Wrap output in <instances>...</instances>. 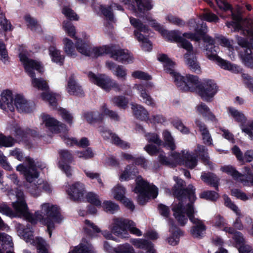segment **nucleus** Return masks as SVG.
<instances>
[{
  "instance_id": "22",
  "label": "nucleus",
  "mask_w": 253,
  "mask_h": 253,
  "mask_svg": "<svg viewBox=\"0 0 253 253\" xmlns=\"http://www.w3.org/2000/svg\"><path fill=\"white\" fill-rule=\"evenodd\" d=\"M124 2L129 9L138 14L151 10L153 6L151 0H124Z\"/></svg>"
},
{
  "instance_id": "38",
  "label": "nucleus",
  "mask_w": 253,
  "mask_h": 253,
  "mask_svg": "<svg viewBox=\"0 0 253 253\" xmlns=\"http://www.w3.org/2000/svg\"><path fill=\"white\" fill-rule=\"evenodd\" d=\"M232 153L236 156L237 159L240 161H245L247 162H250L253 160V151L248 150L243 156L242 153L240 148L235 146L232 149Z\"/></svg>"
},
{
  "instance_id": "45",
  "label": "nucleus",
  "mask_w": 253,
  "mask_h": 253,
  "mask_svg": "<svg viewBox=\"0 0 253 253\" xmlns=\"http://www.w3.org/2000/svg\"><path fill=\"white\" fill-rule=\"evenodd\" d=\"M84 231L90 237L96 236V233L101 232L100 229L91 221L86 219L84 220Z\"/></svg>"
},
{
  "instance_id": "28",
  "label": "nucleus",
  "mask_w": 253,
  "mask_h": 253,
  "mask_svg": "<svg viewBox=\"0 0 253 253\" xmlns=\"http://www.w3.org/2000/svg\"><path fill=\"white\" fill-rule=\"evenodd\" d=\"M168 223L169 226V235L167 238L166 241L171 246H176L179 243L180 237L183 236V233L179 228L174 225L172 220H169Z\"/></svg>"
},
{
  "instance_id": "23",
  "label": "nucleus",
  "mask_w": 253,
  "mask_h": 253,
  "mask_svg": "<svg viewBox=\"0 0 253 253\" xmlns=\"http://www.w3.org/2000/svg\"><path fill=\"white\" fill-rule=\"evenodd\" d=\"M16 93L9 89L2 90L0 94V108L7 112H13V104Z\"/></svg>"
},
{
  "instance_id": "41",
  "label": "nucleus",
  "mask_w": 253,
  "mask_h": 253,
  "mask_svg": "<svg viewBox=\"0 0 253 253\" xmlns=\"http://www.w3.org/2000/svg\"><path fill=\"white\" fill-rule=\"evenodd\" d=\"M220 44L225 47L227 49L226 53L231 59H234L235 57V53L233 48V41H229L226 38L221 37L218 39Z\"/></svg>"
},
{
  "instance_id": "43",
  "label": "nucleus",
  "mask_w": 253,
  "mask_h": 253,
  "mask_svg": "<svg viewBox=\"0 0 253 253\" xmlns=\"http://www.w3.org/2000/svg\"><path fill=\"white\" fill-rule=\"evenodd\" d=\"M185 58L186 64L191 70L196 73L200 72V66L197 62V58L195 55L187 53L185 55Z\"/></svg>"
},
{
  "instance_id": "62",
  "label": "nucleus",
  "mask_w": 253,
  "mask_h": 253,
  "mask_svg": "<svg viewBox=\"0 0 253 253\" xmlns=\"http://www.w3.org/2000/svg\"><path fill=\"white\" fill-rule=\"evenodd\" d=\"M196 112L203 117H206L208 113L211 110L209 107L204 103L201 102L195 107Z\"/></svg>"
},
{
  "instance_id": "40",
  "label": "nucleus",
  "mask_w": 253,
  "mask_h": 253,
  "mask_svg": "<svg viewBox=\"0 0 253 253\" xmlns=\"http://www.w3.org/2000/svg\"><path fill=\"white\" fill-rule=\"evenodd\" d=\"M66 90L70 95H81L83 93L81 87L73 78L69 79Z\"/></svg>"
},
{
  "instance_id": "7",
  "label": "nucleus",
  "mask_w": 253,
  "mask_h": 253,
  "mask_svg": "<svg viewBox=\"0 0 253 253\" xmlns=\"http://www.w3.org/2000/svg\"><path fill=\"white\" fill-rule=\"evenodd\" d=\"M232 20L231 22H227L226 26L231 31L239 32L243 35L248 36L250 38L251 43L248 42L244 39L238 37L237 39L238 44L242 47V50L244 49L253 48V20H244L240 13L232 14Z\"/></svg>"
},
{
  "instance_id": "24",
  "label": "nucleus",
  "mask_w": 253,
  "mask_h": 253,
  "mask_svg": "<svg viewBox=\"0 0 253 253\" xmlns=\"http://www.w3.org/2000/svg\"><path fill=\"white\" fill-rule=\"evenodd\" d=\"M154 87V84L151 82L145 84H135L133 88L138 91L140 96L142 98L144 103L148 106L155 107L156 103L154 99L147 92L146 90L151 89Z\"/></svg>"
},
{
  "instance_id": "35",
  "label": "nucleus",
  "mask_w": 253,
  "mask_h": 253,
  "mask_svg": "<svg viewBox=\"0 0 253 253\" xmlns=\"http://www.w3.org/2000/svg\"><path fill=\"white\" fill-rule=\"evenodd\" d=\"M195 122L201 133L204 143L207 145H212V139L206 126L199 120H196Z\"/></svg>"
},
{
  "instance_id": "50",
  "label": "nucleus",
  "mask_w": 253,
  "mask_h": 253,
  "mask_svg": "<svg viewBox=\"0 0 253 253\" xmlns=\"http://www.w3.org/2000/svg\"><path fill=\"white\" fill-rule=\"evenodd\" d=\"M201 179L208 184L211 185L215 187H217V183L219 179L217 176L213 173H202L201 175Z\"/></svg>"
},
{
  "instance_id": "2",
  "label": "nucleus",
  "mask_w": 253,
  "mask_h": 253,
  "mask_svg": "<svg viewBox=\"0 0 253 253\" xmlns=\"http://www.w3.org/2000/svg\"><path fill=\"white\" fill-rule=\"evenodd\" d=\"M19 58L26 72L31 78V84L33 86L45 91L41 94L42 99L48 102L51 106L56 107L59 95L48 90V86L46 81L42 78H36L35 72H43L44 68L42 64L37 60L30 59L27 52L20 53Z\"/></svg>"
},
{
  "instance_id": "16",
  "label": "nucleus",
  "mask_w": 253,
  "mask_h": 253,
  "mask_svg": "<svg viewBox=\"0 0 253 253\" xmlns=\"http://www.w3.org/2000/svg\"><path fill=\"white\" fill-rule=\"evenodd\" d=\"M88 78L92 83L106 91L113 89L116 91H120L123 89V85L119 84L105 74L95 75L90 72L88 74Z\"/></svg>"
},
{
  "instance_id": "61",
  "label": "nucleus",
  "mask_w": 253,
  "mask_h": 253,
  "mask_svg": "<svg viewBox=\"0 0 253 253\" xmlns=\"http://www.w3.org/2000/svg\"><path fill=\"white\" fill-rule=\"evenodd\" d=\"M63 14L71 20H78L79 19L78 15L69 7L65 6L62 9Z\"/></svg>"
},
{
  "instance_id": "52",
  "label": "nucleus",
  "mask_w": 253,
  "mask_h": 253,
  "mask_svg": "<svg viewBox=\"0 0 253 253\" xmlns=\"http://www.w3.org/2000/svg\"><path fill=\"white\" fill-rule=\"evenodd\" d=\"M130 242L135 247L146 251L153 245L151 242L143 239H133Z\"/></svg>"
},
{
  "instance_id": "63",
  "label": "nucleus",
  "mask_w": 253,
  "mask_h": 253,
  "mask_svg": "<svg viewBox=\"0 0 253 253\" xmlns=\"http://www.w3.org/2000/svg\"><path fill=\"white\" fill-rule=\"evenodd\" d=\"M150 123L154 125L162 124L166 122V118L161 114L153 115L147 119Z\"/></svg>"
},
{
  "instance_id": "51",
  "label": "nucleus",
  "mask_w": 253,
  "mask_h": 253,
  "mask_svg": "<svg viewBox=\"0 0 253 253\" xmlns=\"http://www.w3.org/2000/svg\"><path fill=\"white\" fill-rule=\"evenodd\" d=\"M63 29L68 36L76 40V38H79L76 37V28L71 22L64 21L63 23Z\"/></svg>"
},
{
  "instance_id": "19",
  "label": "nucleus",
  "mask_w": 253,
  "mask_h": 253,
  "mask_svg": "<svg viewBox=\"0 0 253 253\" xmlns=\"http://www.w3.org/2000/svg\"><path fill=\"white\" fill-rule=\"evenodd\" d=\"M218 91L216 84L211 80H204L202 82L198 93L202 99L211 102Z\"/></svg>"
},
{
  "instance_id": "14",
  "label": "nucleus",
  "mask_w": 253,
  "mask_h": 253,
  "mask_svg": "<svg viewBox=\"0 0 253 253\" xmlns=\"http://www.w3.org/2000/svg\"><path fill=\"white\" fill-rule=\"evenodd\" d=\"M129 20L130 24L135 28L133 32L135 39L140 43L144 51H150L152 49V44L148 37L143 35L148 33V28L138 19L130 17Z\"/></svg>"
},
{
  "instance_id": "30",
  "label": "nucleus",
  "mask_w": 253,
  "mask_h": 253,
  "mask_svg": "<svg viewBox=\"0 0 253 253\" xmlns=\"http://www.w3.org/2000/svg\"><path fill=\"white\" fill-rule=\"evenodd\" d=\"M111 57L122 63H131L134 58L131 53L126 49H113L111 52Z\"/></svg>"
},
{
  "instance_id": "11",
  "label": "nucleus",
  "mask_w": 253,
  "mask_h": 253,
  "mask_svg": "<svg viewBox=\"0 0 253 253\" xmlns=\"http://www.w3.org/2000/svg\"><path fill=\"white\" fill-rule=\"evenodd\" d=\"M16 228L19 236L27 243L36 246L39 253H49V245L42 238L39 237L34 238L33 231L30 225H27L26 228L20 224H17Z\"/></svg>"
},
{
  "instance_id": "49",
  "label": "nucleus",
  "mask_w": 253,
  "mask_h": 253,
  "mask_svg": "<svg viewBox=\"0 0 253 253\" xmlns=\"http://www.w3.org/2000/svg\"><path fill=\"white\" fill-rule=\"evenodd\" d=\"M111 196L117 201L123 200L125 197L126 188L123 186L118 184L115 186L111 191Z\"/></svg>"
},
{
  "instance_id": "59",
  "label": "nucleus",
  "mask_w": 253,
  "mask_h": 253,
  "mask_svg": "<svg viewBox=\"0 0 253 253\" xmlns=\"http://www.w3.org/2000/svg\"><path fill=\"white\" fill-rule=\"evenodd\" d=\"M76 155L79 158L87 160L93 158L94 156V153L91 148H88L84 151L76 152Z\"/></svg>"
},
{
  "instance_id": "56",
  "label": "nucleus",
  "mask_w": 253,
  "mask_h": 253,
  "mask_svg": "<svg viewBox=\"0 0 253 253\" xmlns=\"http://www.w3.org/2000/svg\"><path fill=\"white\" fill-rule=\"evenodd\" d=\"M115 253H134L132 246L128 243L121 244L114 249Z\"/></svg>"
},
{
  "instance_id": "57",
  "label": "nucleus",
  "mask_w": 253,
  "mask_h": 253,
  "mask_svg": "<svg viewBox=\"0 0 253 253\" xmlns=\"http://www.w3.org/2000/svg\"><path fill=\"white\" fill-rule=\"evenodd\" d=\"M87 201L97 207H101L102 203L99 196L95 193L89 192L86 196Z\"/></svg>"
},
{
  "instance_id": "31",
  "label": "nucleus",
  "mask_w": 253,
  "mask_h": 253,
  "mask_svg": "<svg viewBox=\"0 0 253 253\" xmlns=\"http://www.w3.org/2000/svg\"><path fill=\"white\" fill-rule=\"evenodd\" d=\"M99 131L103 138L111 143L123 149L129 148V144L128 143L121 140L119 137L116 134L112 133L110 130L107 129L102 130V128H100Z\"/></svg>"
},
{
  "instance_id": "4",
  "label": "nucleus",
  "mask_w": 253,
  "mask_h": 253,
  "mask_svg": "<svg viewBox=\"0 0 253 253\" xmlns=\"http://www.w3.org/2000/svg\"><path fill=\"white\" fill-rule=\"evenodd\" d=\"M149 24L154 28L156 30L158 31L166 39L171 42H177L178 46L184 48L188 52L192 51L193 46L192 44L185 40L184 38L198 42L200 40L199 35L202 29L205 28V24L202 23L201 24V28H199V24H197L195 20L192 19L189 21V25L190 30H194L195 33H185L181 36V33L178 31H168L165 30L155 20H150L149 22Z\"/></svg>"
},
{
  "instance_id": "37",
  "label": "nucleus",
  "mask_w": 253,
  "mask_h": 253,
  "mask_svg": "<svg viewBox=\"0 0 253 253\" xmlns=\"http://www.w3.org/2000/svg\"><path fill=\"white\" fill-rule=\"evenodd\" d=\"M131 108L133 115L137 118L143 121L147 120L149 113L144 107L140 105L132 103Z\"/></svg>"
},
{
  "instance_id": "33",
  "label": "nucleus",
  "mask_w": 253,
  "mask_h": 253,
  "mask_svg": "<svg viewBox=\"0 0 253 253\" xmlns=\"http://www.w3.org/2000/svg\"><path fill=\"white\" fill-rule=\"evenodd\" d=\"M63 50L67 56L75 58L78 55L76 44L72 40L67 37H64L62 39Z\"/></svg>"
},
{
  "instance_id": "34",
  "label": "nucleus",
  "mask_w": 253,
  "mask_h": 253,
  "mask_svg": "<svg viewBox=\"0 0 253 253\" xmlns=\"http://www.w3.org/2000/svg\"><path fill=\"white\" fill-rule=\"evenodd\" d=\"M234 241L239 253H253V249L245 243V239L241 233H237L234 236Z\"/></svg>"
},
{
  "instance_id": "20",
  "label": "nucleus",
  "mask_w": 253,
  "mask_h": 253,
  "mask_svg": "<svg viewBox=\"0 0 253 253\" xmlns=\"http://www.w3.org/2000/svg\"><path fill=\"white\" fill-rule=\"evenodd\" d=\"M41 124L53 132H65L67 130L65 125L48 114H42L39 116Z\"/></svg>"
},
{
  "instance_id": "10",
  "label": "nucleus",
  "mask_w": 253,
  "mask_h": 253,
  "mask_svg": "<svg viewBox=\"0 0 253 253\" xmlns=\"http://www.w3.org/2000/svg\"><path fill=\"white\" fill-rule=\"evenodd\" d=\"M109 228L113 234L123 239L129 238L127 231L137 236H140L142 234L133 221L123 217L113 218Z\"/></svg>"
},
{
  "instance_id": "39",
  "label": "nucleus",
  "mask_w": 253,
  "mask_h": 253,
  "mask_svg": "<svg viewBox=\"0 0 253 253\" xmlns=\"http://www.w3.org/2000/svg\"><path fill=\"white\" fill-rule=\"evenodd\" d=\"M138 173L137 169L133 166H127L120 174L119 179L123 181H128L134 178Z\"/></svg>"
},
{
  "instance_id": "9",
  "label": "nucleus",
  "mask_w": 253,
  "mask_h": 253,
  "mask_svg": "<svg viewBox=\"0 0 253 253\" xmlns=\"http://www.w3.org/2000/svg\"><path fill=\"white\" fill-rule=\"evenodd\" d=\"M158 159L161 164L166 166L173 167L177 164L184 165L191 169L194 168L197 164L196 157L187 150H183L181 153L171 152L168 158L161 153Z\"/></svg>"
},
{
  "instance_id": "17",
  "label": "nucleus",
  "mask_w": 253,
  "mask_h": 253,
  "mask_svg": "<svg viewBox=\"0 0 253 253\" xmlns=\"http://www.w3.org/2000/svg\"><path fill=\"white\" fill-rule=\"evenodd\" d=\"M174 180L176 183V186H175V188H176V190H181L183 186V180L176 176L174 177ZM195 191V189L194 188L193 186L190 185L184 191L182 192L181 194H180V192L177 193L176 191H174V194L176 195L177 200L175 201L172 204L174 203L178 202L181 199H182L183 203L185 205L187 204H193L196 199Z\"/></svg>"
},
{
  "instance_id": "29",
  "label": "nucleus",
  "mask_w": 253,
  "mask_h": 253,
  "mask_svg": "<svg viewBox=\"0 0 253 253\" xmlns=\"http://www.w3.org/2000/svg\"><path fill=\"white\" fill-rule=\"evenodd\" d=\"M88 37L85 33H83L82 37L76 38V46L77 52L83 55L91 57L92 46L85 41Z\"/></svg>"
},
{
  "instance_id": "8",
  "label": "nucleus",
  "mask_w": 253,
  "mask_h": 253,
  "mask_svg": "<svg viewBox=\"0 0 253 253\" xmlns=\"http://www.w3.org/2000/svg\"><path fill=\"white\" fill-rule=\"evenodd\" d=\"M206 26L204 28L199 36L200 40L202 39L204 42L209 44L207 45L205 50L207 57L211 60L215 61L221 68L228 70L234 73H238L242 71V69L236 64H233L230 62L224 60L217 55V51L215 49L216 47L212 45L214 43V41L210 36L205 34L206 32Z\"/></svg>"
},
{
  "instance_id": "54",
  "label": "nucleus",
  "mask_w": 253,
  "mask_h": 253,
  "mask_svg": "<svg viewBox=\"0 0 253 253\" xmlns=\"http://www.w3.org/2000/svg\"><path fill=\"white\" fill-rule=\"evenodd\" d=\"M101 207L105 211L111 213H114L119 210V205L111 201H104L101 205Z\"/></svg>"
},
{
  "instance_id": "3",
  "label": "nucleus",
  "mask_w": 253,
  "mask_h": 253,
  "mask_svg": "<svg viewBox=\"0 0 253 253\" xmlns=\"http://www.w3.org/2000/svg\"><path fill=\"white\" fill-rule=\"evenodd\" d=\"M171 211L173 216L181 226L185 225L189 218L194 225L189 230V233L193 238H201L204 236L206 227L202 220L196 217L197 211L193 204L185 205L181 199L178 202L171 205Z\"/></svg>"
},
{
  "instance_id": "32",
  "label": "nucleus",
  "mask_w": 253,
  "mask_h": 253,
  "mask_svg": "<svg viewBox=\"0 0 253 253\" xmlns=\"http://www.w3.org/2000/svg\"><path fill=\"white\" fill-rule=\"evenodd\" d=\"M106 67L112 71L113 74L118 79L125 80L127 77V69L123 66L116 65L112 61H107Z\"/></svg>"
},
{
  "instance_id": "44",
  "label": "nucleus",
  "mask_w": 253,
  "mask_h": 253,
  "mask_svg": "<svg viewBox=\"0 0 253 253\" xmlns=\"http://www.w3.org/2000/svg\"><path fill=\"white\" fill-rule=\"evenodd\" d=\"M69 253H95V252L90 244L82 242L74 247Z\"/></svg>"
},
{
  "instance_id": "27",
  "label": "nucleus",
  "mask_w": 253,
  "mask_h": 253,
  "mask_svg": "<svg viewBox=\"0 0 253 253\" xmlns=\"http://www.w3.org/2000/svg\"><path fill=\"white\" fill-rule=\"evenodd\" d=\"M95 10L96 12H100L105 17V21L109 25L114 21V16L111 10L112 8L118 10H122V7L115 3H112L109 6L98 5L95 6Z\"/></svg>"
},
{
  "instance_id": "64",
  "label": "nucleus",
  "mask_w": 253,
  "mask_h": 253,
  "mask_svg": "<svg viewBox=\"0 0 253 253\" xmlns=\"http://www.w3.org/2000/svg\"><path fill=\"white\" fill-rule=\"evenodd\" d=\"M0 212L10 217L18 216V213L15 211H13L6 205L1 204L0 205Z\"/></svg>"
},
{
  "instance_id": "48",
  "label": "nucleus",
  "mask_w": 253,
  "mask_h": 253,
  "mask_svg": "<svg viewBox=\"0 0 253 253\" xmlns=\"http://www.w3.org/2000/svg\"><path fill=\"white\" fill-rule=\"evenodd\" d=\"M240 56L246 66L253 67V56L251 49H244V51H240Z\"/></svg>"
},
{
  "instance_id": "21",
  "label": "nucleus",
  "mask_w": 253,
  "mask_h": 253,
  "mask_svg": "<svg viewBox=\"0 0 253 253\" xmlns=\"http://www.w3.org/2000/svg\"><path fill=\"white\" fill-rule=\"evenodd\" d=\"M14 111L15 109L20 113H30L34 109V105L28 100L23 94L17 92L15 95Z\"/></svg>"
},
{
  "instance_id": "42",
  "label": "nucleus",
  "mask_w": 253,
  "mask_h": 253,
  "mask_svg": "<svg viewBox=\"0 0 253 253\" xmlns=\"http://www.w3.org/2000/svg\"><path fill=\"white\" fill-rule=\"evenodd\" d=\"M113 51V48L110 45H103L99 47H95L92 46L91 57H97L104 54H110Z\"/></svg>"
},
{
  "instance_id": "58",
  "label": "nucleus",
  "mask_w": 253,
  "mask_h": 253,
  "mask_svg": "<svg viewBox=\"0 0 253 253\" xmlns=\"http://www.w3.org/2000/svg\"><path fill=\"white\" fill-rule=\"evenodd\" d=\"M24 19L27 23V26L33 31L39 32L41 27L37 23V21L33 18L31 17L30 15H26L24 17Z\"/></svg>"
},
{
  "instance_id": "13",
  "label": "nucleus",
  "mask_w": 253,
  "mask_h": 253,
  "mask_svg": "<svg viewBox=\"0 0 253 253\" xmlns=\"http://www.w3.org/2000/svg\"><path fill=\"white\" fill-rule=\"evenodd\" d=\"M227 112L230 117L239 123L242 132L248 135L250 140H253V120L248 121L244 113L233 107H228Z\"/></svg>"
},
{
  "instance_id": "18",
  "label": "nucleus",
  "mask_w": 253,
  "mask_h": 253,
  "mask_svg": "<svg viewBox=\"0 0 253 253\" xmlns=\"http://www.w3.org/2000/svg\"><path fill=\"white\" fill-rule=\"evenodd\" d=\"M105 116H108L115 120H118L119 119L118 114L116 112L109 110L104 103L101 106L99 112H85L83 115V118L89 123L93 124L102 120Z\"/></svg>"
},
{
  "instance_id": "46",
  "label": "nucleus",
  "mask_w": 253,
  "mask_h": 253,
  "mask_svg": "<svg viewBox=\"0 0 253 253\" xmlns=\"http://www.w3.org/2000/svg\"><path fill=\"white\" fill-rule=\"evenodd\" d=\"M0 244L2 249L6 251H13V243L12 238L5 233H0Z\"/></svg>"
},
{
  "instance_id": "12",
  "label": "nucleus",
  "mask_w": 253,
  "mask_h": 253,
  "mask_svg": "<svg viewBox=\"0 0 253 253\" xmlns=\"http://www.w3.org/2000/svg\"><path fill=\"white\" fill-rule=\"evenodd\" d=\"M136 186L134 192L138 194V202L140 204H144L149 199L155 198L158 194V189L154 185L149 184L141 176L136 179Z\"/></svg>"
},
{
  "instance_id": "26",
  "label": "nucleus",
  "mask_w": 253,
  "mask_h": 253,
  "mask_svg": "<svg viewBox=\"0 0 253 253\" xmlns=\"http://www.w3.org/2000/svg\"><path fill=\"white\" fill-rule=\"evenodd\" d=\"M59 153L58 167L67 176H70L72 175V168L68 163L73 160V157L70 152L66 150H60Z\"/></svg>"
},
{
  "instance_id": "1",
  "label": "nucleus",
  "mask_w": 253,
  "mask_h": 253,
  "mask_svg": "<svg viewBox=\"0 0 253 253\" xmlns=\"http://www.w3.org/2000/svg\"><path fill=\"white\" fill-rule=\"evenodd\" d=\"M9 196L15 197L16 201L12 203V207L18 213V216L24 217L28 221L33 224L40 222L47 227V232L51 237L52 230L54 228V222L60 223L63 219L60 213L59 209L57 206L50 203H44L40 206V210L35 212L34 214L28 211V207L26 204L23 192L18 189L14 192L10 191ZM12 199V198L10 197Z\"/></svg>"
},
{
  "instance_id": "60",
  "label": "nucleus",
  "mask_w": 253,
  "mask_h": 253,
  "mask_svg": "<svg viewBox=\"0 0 253 253\" xmlns=\"http://www.w3.org/2000/svg\"><path fill=\"white\" fill-rule=\"evenodd\" d=\"M9 57L5 45L0 40V60L4 64L8 62Z\"/></svg>"
},
{
  "instance_id": "5",
  "label": "nucleus",
  "mask_w": 253,
  "mask_h": 253,
  "mask_svg": "<svg viewBox=\"0 0 253 253\" xmlns=\"http://www.w3.org/2000/svg\"><path fill=\"white\" fill-rule=\"evenodd\" d=\"M28 161V168L25 167L23 164H19L16 167V170L23 174L28 183L25 186L27 191L36 197L40 195L42 189L48 193L51 192V186L47 182L38 179L39 173L36 168L42 169V166L35 164L34 161L31 159H29Z\"/></svg>"
},
{
  "instance_id": "15",
  "label": "nucleus",
  "mask_w": 253,
  "mask_h": 253,
  "mask_svg": "<svg viewBox=\"0 0 253 253\" xmlns=\"http://www.w3.org/2000/svg\"><path fill=\"white\" fill-rule=\"evenodd\" d=\"M245 167L244 168V174H242L236 170L234 168L231 166H224L221 167L220 170L232 177L237 181L240 182L244 186H250L252 185L250 182V180L253 178V168Z\"/></svg>"
},
{
  "instance_id": "55",
  "label": "nucleus",
  "mask_w": 253,
  "mask_h": 253,
  "mask_svg": "<svg viewBox=\"0 0 253 253\" xmlns=\"http://www.w3.org/2000/svg\"><path fill=\"white\" fill-rule=\"evenodd\" d=\"M163 136L166 143V146L171 150H174L176 148V146L170 132L168 130H164L163 132Z\"/></svg>"
},
{
  "instance_id": "53",
  "label": "nucleus",
  "mask_w": 253,
  "mask_h": 253,
  "mask_svg": "<svg viewBox=\"0 0 253 253\" xmlns=\"http://www.w3.org/2000/svg\"><path fill=\"white\" fill-rule=\"evenodd\" d=\"M171 124L175 128L183 134H188L190 133L189 128L184 125L182 121L179 119H174Z\"/></svg>"
},
{
  "instance_id": "25",
  "label": "nucleus",
  "mask_w": 253,
  "mask_h": 253,
  "mask_svg": "<svg viewBox=\"0 0 253 253\" xmlns=\"http://www.w3.org/2000/svg\"><path fill=\"white\" fill-rule=\"evenodd\" d=\"M66 192L70 198L74 201H81L85 193L84 185L80 182H76L68 185Z\"/></svg>"
},
{
  "instance_id": "6",
  "label": "nucleus",
  "mask_w": 253,
  "mask_h": 253,
  "mask_svg": "<svg viewBox=\"0 0 253 253\" xmlns=\"http://www.w3.org/2000/svg\"><path fill=\"white\" fill-rule=\"evenodd\" d=\"M157 59L164 64L165 70L171 75L175 84L180 90L198 92L202 82L197 76L190 74L181 76L173 69L174 62L166 54H159Z\"/></svg>"
},
{
  "instance_id": "36",
  "label": "nucleus",
  "mask_w": 253,
  "mask_h": 253,
  "mask_svg": "<svg viewBox=\"0 0 253 253\" xmlns=\"http://www.w3.org/2000/svg\"><path fill=\"white\" fill-rule=\"evenodd\" d=\"M48 53L52 62L59 65L63 64L65 56L61 54L60 50L54 45H51L48 48Z\"/></svg>"
},
{
  "instance_id": "47",
  "label": "nucleus",
  "mask_w": 253,
  "mask_h": 253,
  "mask_svg": "<svg viewBox=\"0 0 253 253\" xmlns=\"http://www.w3.org/2000/svg\"><path fill=\"white\" fill-rule=\"evenodd\" d=\"M195 153L206 164L210 166V168H212V164L209 160V157L208 154V149L204 146L198 145L195 151Z\"/></svg>"
}]
</instances>
